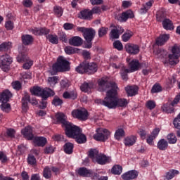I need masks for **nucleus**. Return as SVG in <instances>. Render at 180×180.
Masks as SVG:
<instances>
[{
	"label": "nucleus",
	"mask_w": 180,
	"mask_h": 180,
	"mask_svg": "<svg viewBox=\"0 0 180 180\" xmlns=\"http://www.w3.org/2000/svg\"><path fill=\"white\" fill-rule=\"evenodd\" d=\"M107 88H111V98L110 109L117 108H126L129 105V101L126 98H117V85L113 82H108L103 79L98 80V91L103 92Z\"/></svg>",
	"instance_id": "f257e3e1"
},
{
	"label": "nucleus",
	"mask_w": 180,
	"mask_h": 180,
	"mask_svg": "<svg viewBox=\"0 0 180 180\" xmlns=\"http://www.w3.org/2000/svg\"><path fill=\"white\" fill-rule=\"evenodd\" d=\"M70 70V62L66 60L63 56H60L57 59V62L53 65L51 75H56L57 72H65Z\"/></svg>",
	"instance_id": "f03ea898"
},
{
	"label": "nucleus",
	"mask_w": 180,
	"mask_h": 180,
	"mask_svg": "<svg viewBox=\"0 0 180 180\" xmlns=\"http://www.w3.org/2000/svg\"><path fill=\"white\" fill-rule=\"evenodd\" d=\"M65 134L70 139H75L78 144L86 143V136L82 134V131L79 127L75 125Z\"/></svg>",
	"instance_id": "7ed1b4c3"
},
{
	"label": "nucleus",
	"mask_w": 180,
	"mask_h": 180,
	"mask_svg": "<svg viewBox=\"0 0 180 180\" xmlns=\"http://www.w3.org/2000/svg\"><path fill=\"white\" fill-rule=\"evenodd\" d=\"M77 32L83 33V36L87 43L86 44V49H91L92 47V40L95 38L96 32L92 28H85L84 27H79L77 28Z\"/></svg>",
	"instance_id": "20e7f679"
},
{
	"label": "nucleus",
	"mask_w": 180,
	"mask_h": 180,
	"mask_svg": "<svg viewBox=\"0 0 180 180\" xmlns=\"http://www.w3.org/2000/svg\"><path fill=\"white\" fill-rule=\"evenodd\" d=\"M30 92L32 95H35L36 96H41L42 99H47L49 96H54L55 93L50 88L41 89L39 86H34Z\"/></svg>",
	"instance_id": "39448f33"
},
{
	"label": "nucleus",
	"mask_w": 180,
	"mask_h": 180,
	"mask_svg": "<svg viewBox=\"0 0 180 180\" xmlns=\"http://www.w3.org/2000/svg\"><path fill=\"white\" fill-rule=\"evenodd\" d=\"M172 54L169 55V60L168 61H165V64H168L169 63L170 65H176V64H178V63H179V60H178V58H179L180 57L179 46H178L177 45H174L172 47Z\"/></svg>",
	"instance_id": "423d86ee"
},
{
	"label": "nucleus",
	"mask_w": 180,
	"mask_h": 180,
	"mask_svg": "<svg viewBox=\"0 0 180 180\" xmlns=\"http://www.w3.org/2000/svg\"><path fill=\"white\" fill-rule=\"evenodd\" d=\"M56 117L57 119V122L58 123H61L63 127H65V134L68 133V131H69V130L75 126L72 123L67 120V115L63 112H58L56 115Z\"/></svg>",
	"instance_id": "0eeeda50"
},
{
	"label": "nucleus",
	"mask_w": 180,
	"mask_h": 180,
	"mask_svg": "<svg viewBox=\"0 0 180 180\" xmlns=\"http://www.w3.org/2000/svg\"><path fill=\"white\" fill-rule=\"evenodd\" d=\"M96 131L93 137L96 141H106L110 136V132L106 129L98 128Z\"/></svg>",
	"instance_id": "6e6552de"
},
{
	"label": "nucleus",
	"mask_w": 180,
	"mask_h": 180,
	"mask_svg": "<svg viewBox=\"0 0 180 180\" xmlns=\"http://www.w3.org/2000/svg\"><path fill=\"white\" fill-rule=\"evenodd\" d=\"M77 174L80 176H86L87 178H91V179L96 180L99 178V174L94 172L93 170L88 169L86 167H80L77 170Z\"/></svg>",
	"instance_id": "1a4fd4ad"
},
{
	"label": "nucleus",
	"mask_w": 180,
	"mask_h": 180,
	"mask_svg": "<svg viewBox=\"0 0 180 180\" xmlns=\"http://www.w3.org/2000/svg\"><path fill=\"white\" fill-rule=\"evenodd\" d=\"M12 64V57L8 54H3L0 56V68L6 72L9 70V66Z\"/></svg>",
	"instance_id": "9d476101"
},
{
	"label": "nucleus",
	"mask_w": 180,
	"mask_h": 180,
	"mask_svg": "<svg viewBox=\"0 0 180 180\" xmlns=\"http://www.w3.org/2000/svg\"><path fill=\"white\" fill-rule=\"evenodd\" d=\"M88 115V110L85 108L76 109L72 112V116L75 119H79V120H87Z\"/></svg>",
	"instance_id": "9b49d317"
},
{
	"label": "nucleus",
	"mask_w": 180,
	"mask_h": 180,
	"mask_svg": "<svg viewBox=\"0 0 180 180\" xmlns=\"http://www.w3.org/2000/svg\"><path fill=\"white\" fill-rule=\"evenodd\" d=\"M106 89H109L106 93V96L104 98V100L102 99H96L95 101L96 103H98V105H103V106H105V108H108V109H110V99H111V95H112V88H106Z\"/></svg>",
	"instance_id": "f8f14e48"
},
{
	"label": "nucleus",
	"mask_w": 180,
	"mask_h": 180,
	"mask_svg": "<svg viewBox=\"0 0 180 180\" xmlns=\"http://www.w3.org/2000/svg\"><path fill=\"white\" fill-rule=\"evenodd\" d=\"M27 102H30L32 105H37V100L34 98L30 99V96L27 93H25L22 98V111L25 112H27Z\"/></svg>",
	"instance_id": "ddd939ff"
},
{
	"label": "nucleus",
	"mask_w": 180,
	"mask_h": 180,
	"mask_svg": "<svg viewBox=\"0 0 180 180\" xmlns=\"http://www.w3.org/2000/svg\"><path fill=\"white\" fill-rule=\"evenodd\" d=\"M124 49L129 54H139L140 53V46L133 44H127L125 45Z\"/></svg>",
	"instance_id": "4468645a"
},
{
	"label": "nucleus",
	"mask_w": 180,
	"mask_h": 180,
	"mask_svg": "<svg viewBox=\"0 0 180 180\" xmlns=\"http://www.w3.org/2000/svg\"><path fill=\"white\" fill-rule=\"evenodd\" d=\"M22 136L27 139V140H33L34 136L33 135V129L32 127H26L21 131Z\"/></svg>",
	"instance_id": "2eb2a0df"
},
{
	"label": "nucleus",
	"mask_w": 180,
	"mask_h": 180,
	"mask_svg": "<svg viewBox=\"0 0 180 180\" xmlns=\"http://www.w3.org/2000/svg\"><path fill=\"white\" fill-rule=\"evenodd\" d=\"M136 176H139V172L136 170L129 171L122 175V178L124 180L135 179Z\"/></svg>",
	"instance_id": "dca6fc26"
},
{
	"label": "nucleus",
	"mask_w": 180,
	"mask_h": 180,
	"mask_svg": "<svg viewBox=\"0 0 180 180\" xmlns=\"http://www.w3.org/2000/svg\"><path fill=\"white\" fill-rule=\"evenodd\" d=\"M78 18H79V19H83L84 20H91L92 12L88 9L82 10L80 11Z\"/></svg>",
	"instance_id": "f3484780"
},
{
	"label": "nucleus",
	"mask_w": 180,
	"mask_h": 180,
	"mask_svg": "<svg viewBox=\"0 0 180 180\" xmlns=\"http://www.w3.org/2000/svg\"><path fill=\"white\" fill-rule=\"evenodd\" d=\"M82 43L83 40L78 36L73 37L69 39V44L70 46H74L75 47H79V46H82Z\"/></svg>",
	"instance_id": "a211bd4d"
},
{
	"label": "nucleus",
	"mask_w": 180,
	"mask_h": 180,
	"mask_svg": "<svg viewBox=\"0 0 180 180\" xmlns=\"http://www.w3.org/2000/svg\"><path fill=\"white\" fill-rule=\"evenodd\" d=\"M33 37L30 34H23L21 37V41L24 46H30L33 44Z\"/></svg>",
	"instance_id": "6ab92c4d"
},
{
	"label": "nucleus",
	"mask_w": 180,
	"mask_h": 180,
	"mask_svg": "<svg viewBox=\"0 0 180 180\" xmlns=\"http://www.w3.org/2000/svg\"><path fill=\"white\" fill-rule=\"evenodd\" d=\"M131 18H134V14H133V11H127L122 13L121 16L119 17L118 20H120V22H126V20Z\"/></svg>",
	"instance_id": "aec40b11"
},
{
	"label": "nucleus",
	"mask_w": 180,
	"mask_h": 180,
	"mask_svg": "<svg viewBox=\"0 0 180 180\" xmlns=\"http://www.w3.org/2000/svg\"><path fill=\"white\" fill-rule=\"evenodd\" d=\"M169 40V34H161L157 39H156V44L158 46H164L167 41Z\"/></svg>",
	"instance_id": "412c9836"
},
{
	"label": "nucleus",
	"mask_w": 180,
	"mask_h": 180,
	"mask_svg": "<svg viewBox=\"0 0 180 180\" xmlns=\"http://www.w3.org/2000/svg\"><path fill=\"white\" fill-rule=\"evenodd\" d=\"M95 162L100 165H105L109 162V158L104 154L100 153Z\"/></svg>",
	"instance_id": "4be33fe9"
},
{
	"label": "nucleus",
	"mask_w": 180,
	"mask_h": 180,
	"mask_svg": "<svg viewBox=\"0 0 180 180\" xmlns=\"http://www.w3.org/2000/svg\"><path fill=\"white\" fill-rule=\"evenodd\" d=\"M75 71L78 74H88L86 62L80 63L77 67L75 68Z\"/></svg>",
	"instance_id": "5701e85b"
},
{
	"label": "nucleus",
	"mask_w": 180,
	"mask_h": 180,
	"mask_svg": "<svg viewBox=\"0 0 180 180\" xmlns=\"http://www.w3.org/2000/svg\"><path fill=\"white\" fill-rule=\"evenodd\" d=\"M34 143L38 147H44L47 143V139L43 136H37L34 138Z\"/></svg>",
	"instance_id": "b1692460"
},
{
	"label": "nucleus",
	"mask_w": 180,
	"mask_h": 180,
	"mask_svg": "<svg viewBox=\"0 0 180 180\" xmlns=\"http://www.w3.org/2000/svg\"><path fill=\"white\" fill-rule=\"evenodd\" d=\"M12 98V93L9 91V90L4 91L0 95V99L1 102L8 103L9 102V99Z\"/></svg>",
	"instance_id": "393cba45"
},
{
	"label": "nucleus",
	"mask_w": 180,
	"mask_h": 180,
	"mask_svg": "<svg viewBox=\"0 0 180 180\" xmlns=\"http://www.w3.org/2000/svg\"><path fill=\"white\" fill-rule=\"evenodd\" d=\"M95 85L92 82H84L82 86H80L81 91L82 92H91V89H94V87Z\"/></svg>",
	"instance_id": "a878e982"
},
{
	"label": "nucleus",
	"mask_w": 180,
	"mask_h": 180,
	"mask_svg": "<svg viewBox=\"0 0 180 180\" xmlns=\"http://www.w3.org/2000/svg\"><path fill=\"white\" fill-rule=\"evenodd\" d=\"M32 33L35 34L36 36H39V34H44L47 36L50 33V30L47 29L46 27L42 28H34L32 30Z\"/></svg>",
	"instance_id": "bb28decb"
},
{
	"label": "nucleus",
	"mask_w": 180,
	"mask_h": 180,
	"mask_svg": "<svg viewBox=\"0 0 180 180\" xmlns=\"http://www.w3.org/2000/svg\"><path fill=\"white\" fill-rule=\"evenodd\" d=\"M87 74H95L98 71V65L95 63H86Z\"/></svg>",
	"instance_id": "cd10ccee"
},
{
	"label": "nucleus",
	"mask_w": 180,
	"mask_h": 180,
	"mask_svg": "<svg viewBox=\"0 0 180 180\" xmlns=\"http://www.w3.org/2000/svg\"><path fill=\"white\" fill-rule=\"evenodd\" d=\"M120 68H121L120 75L122 79L124 81H127V74H129V72H131V70L127 69L123 64L120 65Z\"/></svg>",
	"instance_id": "c85d7f7f"
},
{
	"label": "nucleus",
	"mask_w": 180,
	"mask_h": 180,
	"mask_svg": "<svg viewBox=\"0 0 180 180\" xmlns=\"http://www.w3.org/2000/svg\"><path fill=\"white\" fill-rule=\"evenodd\" d=\"M136 140H137V138H136L135 136H127L124 139V145L127 147H131V146H134V144H136Z\"/></svg>",
	"instance_id": "c756f323"
},
{
	"label": "nucleus",
	"mask_w": 180,
	"mask_h": 180,
	"mask_svg": "<svg viewBox=\"0 0 180 180\" xmlns=\"http://www.w3.org/2000/svg\"><path fill=\"white\" fill-rule=\"evenodd\" d=\"M165 18H167V13L164 8H162L157 12L156 19L158 22H162V20L164 21L165 19H167Z\"/></svg>",
	"instance_id": "7c9ffc66"
},
{
	"label": "nucleus",
	"mask_w": 180,
	"mask_h": 180,
	"mask_svg": "<svg viewBox=\"0 0 180 180\" xmlns=\"http://www.w3.org/2000/svg\"><path fill=\"white\" fill-rule=\"evenodd\" d=\"M125 91L128 96H134V95L137 94L138 89L136 86H129L125 87Z\"/></svg>",
	"instance_id": "2f4dec72"
},
{
	"label": "nucleus",
	"mask_w": 180,
	"mask_h": 180,
	"mask_svg": "<svg viewBox=\"0 0 180 180\" xmlns=\"http://www.w3.org/2000/svg\"><path fill=\"white\" fill-rule=\"evenodd\" d=\"M162 25L165 30H174V25L172 24V21L168 18L165 19L162 21Z\"/></svg>",
	"instance_id": "473e14b6"
},
{
	"label": "nucleus",
	"mask_w": 180,
	"mask_h": 180,
	"mask_svg": "<svg viewBox=\"0 0 180 180\" xmlns=\"http://www.w3.org/2000/svg\"><path fill=\"white\" fill-rule=\"evenodd\" d=\"M100 154L101 153H99V150L96 149H90L89 151V157L92 160L93 162L96 161Z\"/></svg>",
	"instance_id": "72a5a7b5"
},
{
	"label": "nucleus",
	"mask_w": 180,
	"mask_h": 180,
	"mask_svg": "<svg viewBox=\"0 0 180 180\" xmlns=\"http://www.w3.org/2000/svg\"><path fill=\"white\" fill-rule=\"evenodd\" d=\"M157 147L161 151H165V150L168 148V141L164 139H162L158 142Z\"/></svg>",
	"instance_id": "f704fd0d"
},
{
	"label": "nucleus",
	"mask_w": 180,
	"mask_h": 180,
	"mask_svg": "<svg viewBox=\"0 0 180 180\" xmlns=\"http://www.w3.org/2000/svg\"><path fill=\"white\" fill-rule=\"evenodd\" d=\"M63 151L65 154H72L74 151V144L71 142L66 143L63 146Z\"/></svg>",
	"instance_id": "c9c22d12"
},
{
	"label": "nucleus",
	"mask_w": 180,
	"mask_h": 180,
	"mask_svg": "<svg viewBox=\"0 0 180 180\" xmlns=\"http://www.w3.org/2000/svg\"><path fill=\"white\" fill-rule=\"evenodd\" d=\"M129 67L131 68V72L137 71L140 68V63H139L138 60H132L129 63Z\"/></svg>",
	"instance_id": "e433bc0d"
},
{
	"label": "nucleus",
	"mask_w": 180,
	"mask_h": 180,
	"mask_svg": "<svg viewBox=\"0 0 180 180\" xmlns=\"http://www.w3.org/2000/svg\"><path fill=\"white\" fill-rule=\"evenodd\" d=\"M153 53L157 58H164L167 54V51L161 49H158Z\"/></svg>",
	"instance_id": "4c0bfd02"
},
{
	"label": "nucleus",
	"mask_w": 180,
	"mask_h": 180,
	"mask_svg": "<svg viewBox=\"0 0 180 180\" xmlns=\"http://www.w3.org/2000/svg\"><path fill=\"white\" fill-rule=\"evenodd\" d=\"M178 174H179V172L178 170L171 169L166 173L165 180L172 179V178H174L175 176L178 175Z\"/></svg>",
	"instance_id": "58836bf2"
},
{
	"label": "nucleus",
	"mask_w": 180,
	"mask_h": 180,
	"mask_svg": "<svg viewBox=\"0 0 180 180\" xmlns=\"http://www.w3.org/2000/svg\"><path fill=\"white\" fill-rule=\"evenodd\" d=\"M123 171V167L119 165H115L112 167L111 169L112 174L114 175H120Z\"/></svg>",
	"instance_id": "ea45409f"
},
{
	"label": "nucleus",
	"mask_w": 180,
	"mask_h": 180,
	"mask_svg": "<svg viewBox=\"0 0 180 180\" xmlns=\"http://www.w3.org/2000/svg\"><path fill=\"white\" fill-rule=\"evenodd\" d=\"M162 110L165 113H172L174 112V107L170 103H167L162 106Z\"/></svg>",
	"instance_id": "a19ab883"
},
{
	"label": "nucleus",
	"mask_w": 180,
	"mask_h": 180,
	"mask_svg": "<svg viewBox=\"0 0 180 180\" xmlns=\"http://www.w3.org/2000/svg\"><path fill=\"white\" fill-rule=\"evenodd\" d=\"M12 49V43L4 42L0 44V51H9Z\"/></svg>",
	"instance_id": "79ce46f5"
},
{
	"label": "nucleus",
	"mask_w": 180,
	"mask_h": 180,
	"mask_svg": "<svg viewBox=\"0 0 180 180\" xmlns=\"http://www.w3.org/2000/svg\"><path fill=\"white\" fill-rule=\"evenodd\" d=\"M167 141H168V143L169 144H175V143H176L178 139H176V136H175V134H174V133H170L167 135Z\"/></svg>",
	"instance_id": "37998d69"
},
{
	"label": "nucleus",
	"mask_w": 180,
	"mask_h": 180,
	"mask_svg": "<svg viewBox=\"0 0 180 180\" xmlns=\"http://www.w3.org/2000/svg\"><path fill=\"white\" fill-rule=\"evenodd\" d=\"M46 39L52 43V44H58V37L57 35L48 34L46 35Z\"/></svg>",
	"instance_id": "c03bdc74"
},
{
	"label": "nucleus",
	"mask_w": 180,
	"mask_h": 180,
	"mask_svg": "<svg viewBox=\"0 0 180 180\" xmlns=\"http://www.w3.org/2000/svg\"><path fill=\"white\" fill-rule=\"evenodd\" d=\"M64 50L66 54H68V55L74 54L77 53V51H78L77 48H74L72 46H65Z\"/></svg>",
	"instance_id": "a18cd8bd"
},
{
	"label": "nucleus",
	"mask_w": 180,
	"mask_h": 180,
	"mask_svg": "<svg viewBox=\"0 0 180 180\" xmlns=\"http://www.w3.org/2000/svg\"><path fill=\"white\" fill-rule=\"evenodd\" d=\"M53 12L58 18H61V16H63V8L58 6H54Z\"/></svg>",
	"instance_id": "49530a36"
},
{
	"label": "nucleus",
	"mask_w": 180,
	"mask_h": 180,
	"mask_svg": "<svg viewBox=\"0 0 180 180\" xmlns=\"http://www.w3.org/2000/svg\"><path fill=\"white\" fill-rule=\"evenodd\" d=\"M48 82L49 85H51V86H55L56 84L58 83V77L53 76V77H49Z\"/></svg>",
	"instance_id": "de8ad7c7"
},
{
	"label": "nucleus",
	"mask_w": 180,
	"mask_h": 180,
	"mask_svg": "<svg viewBox=\"0 0 180 180\" xmlns=\"http://www.w3.org/2000/svg\"><path fill=\"white\" fill-rule=\"evenodd\" d=\"M115 137L116 140H119L122 139V137H124V130L123 129H118L115 134Z\"/></svg>",
	"instance_id": "09e8293b"
},
{
	"label": "nucleus",
	"mask_w": 180,
	"mask_h": 180,
	"mask_svg": "<svg viewBox=\"0 0 180 180\" xmlns=\"http://www.w3.org/2000/svg\"><path fill=\"white\" fill-rule=\"evenodd\" d=\"M18 63H25V61H27V56L23 52L19 53L17 57Z\"/></svg>",
	"instance_id": "8fccbe9b"
},
{
	"label": "nucleus",
	"mask_w": 180,
	"mask_h": 180,
	"mask_svg": "<svg viewBox=\"0 0 180 180\" xmlns=\"http://www.w3.org/2000/svg\"><path fill=\"white\" fill-rule=\"evenodd\" d=\"M43 175L46 179L51 178V169L49 167H46L43 172Z\"/></svg>",
	"instance_id": "3c124183"
},
{
	"label": "nucleus",
	"mask_w": 180,
	"mask_h": 180,
	"mask_svg": "<svg viewBox=\"0 0 180 180\" xmlns=\"http://www.w3.org/2000/svg\"><path fill=\"white\" fill-rule=\"evenodd\" d=\"M109 30V28L105 27H102L98 30V37H103V36H106L108 34V32Z\"/></svg>",
	"instance_id": "603ef678"
},
{
	"label": "nucleus",
	"mask_w": 180,
	"mask_h": 180,
	"mask_svg": "<svg viewBox=\"0 0 180 180\" xmlns=\"http://www.w3.org/2000/svg\"><path fill=\"white\" fill-rule=\"evenodd\" d=\"M0 108L3 112H6V113H8V112L11 110V104L2 102V104L0 105Z\"/></svg>",
	"instance_id": "864d4df0"
},
{
	"label": "nucleus",
	"mask_w": 180,
	"mask_h": 180,
	"mask_svg": "<svg viewBox=\"0 0 180 180\" xmlns=\"http://www.w3.org/2000/svg\"><path fill=\"white\" fill-rule=\"evenodd\" d=\"M131 36H133V32H125L122 36V41H124L125 43L127 41H129V40H130V39H131Z\"/></svg>",
	"instance_id": "5fc2aeb1"
},
{
	"label": "nucleus",
	"mask_w": 180,
	"mask_h": 180,
	"mask_svg": "<svg viewBox=\"0 0 180 180\" xmlns=\"http://www.w3.org/2000/svg\"><path fill=\"white\" fill-rule=\"evenodd\" d=\"M52 104L54 105V106H61V105H63V100L58 98V96H55L52 101Z\"/></svg>",
	"instance_id": "6e6d98bb"
},
{
	"label": "nucleus",
	"mask_w": 180,
	"mask_h": 180,
	"mask_svg": "<svg viewBox=\"0 0 180 180\" xmlns=\"http://www.w3.org/2000/svg\"><path fill=\"white\" fill-rule=\"evenodd\" d=\"M27 162L30 165H36V158L33 155H29L27 157Z\"/></svg>",
	"instance_id": "4d7b16f0"
},
{
	"label": "nucleus",
	"mask_w": 180,
	"mask_h": 180,
	"mask_svg": "<svg viewBox=\"0 0 180 180\" xmlns=\"http://www.w3.org/2000/svg\"><path fill=\"white\" fill-rule=\"evenodd\" d=\"M162 91V89L161 88V86L160 84H155L151 89L152 94H157L158 92H161Z\"/></svg>",
	"instance_id": "13d9d810"
},
{
	"label": "nucleus",
	"mask_w": 180,
	"mask_h": 180,
	"mask_svg": "<svg viewBox=\"0 0 180 180\" xmlns=\"http://www.w3.org/2000/svg\"><path fill=\"white\" fill-rule=\"evenodd\" d=\"M112 39H119V32L117 31V27L112 29L110 32Z\"/></svg>",
	"instance_id": "bf43d9fd"
},
{
	"label": "nucleus",
	"mask_w": 180,
	"mask_h": 180,
	"mask_svg": "<svg viewBox=\"0 0 180 180\" xmlns=\"http://www.w3.org/2000/svg\"><path fill=\"white\" fill-rule=\"evenodd\" d=\"M113 46L117 50H119V51L123 50V44H122V42H120V41H115L113 43Z\"/></svg>",
	"instance_id": "052dcab7"
},
{
	"label": "nucleus",
	"mask_w": 180,
	"mask_h": 180,
	"mask_svg": "<svg viewBox=\"0 0 180 180\" xmlns=\"http://www.w3.org/2000/svg\"><path fill=\"white\" fill-rule=\"evenodd\" d=\"M44 153L45 154H53V153H54V147H53L51 145H49L48 146L46 147Z\"/></svg>",
	"instance_id": "680f3d73"
},
{
	"label": "nucleus",
	"mask_w": 180,
	"mask_h": 180,
	"mask_svg": "<svg viewBox=\"0 0 180 180\" xmlns=\"http://www.w3.org/2000/svg\"><path fill=\"white\" fill-rule=\"evenodd\" d=\"M146 107L148 108V109L153 110V109H154L155 108V102H154L153 101H148L146 103Z\"/></svg>",
	"instance_id": "e2e57ef3"
},
{
	"label": "nucleus",
	"mask_w": 180,
	"mask_h": 180,
	"mask_svg": "<svg viewBox=\"0 0 180 180\" xmlns=\"http://www.w3.org/2000/svg\"><path fill=\"white\" fill-rule=\"evenodd\" d=\"M59 39L61 41H63V43H67V41H68V39H67V34H65L64 32H60L59 34Z\"/></svg>",
	"instance_id": "0e129e2a"
},
{
	"label": "nucleus",
	"mask_w": 180,
	"mask_h": 180,
	"mask_svg": "<svg viewBox=\"0 0 180 180\" xmlns=\"http://www.w3.org/2000/svg\"><path fill=\"white\" fill-rule=\"evenodd\" d=\"M13 88L17 91H19V89L22 88V84H20V82L19 81H15L13 82Z\"/></svg>",
	"instance_id": "69168bd1"
},
{
	"label": "nucleus",
	"mask_w": 180,
	"mask_h": 180,
	"mask_svg": "<svg viewBox=\"0 0 180 180\" xmlns=\"http://www.w3.org/2000/svg\"><path fill=\"white\" fill-rule=\"evenodd\" d=\"M5 27L7 30H12L13 29V22L11 20L6 22Z\"/></svg>",
	"instance_id": "338daca9"
},
{
	"label": "nucleus",
	"mask_w": 180,
	"mask_h": 180,
	"mask_svg": "<svg viewBox=\"0 0 180 180\" xmlns=\"http://www.w3.org/2000/svg\"><path fill=\"white\" fill-rule=\"evenodd\" d=\"M7 136L8 137H11V139H13L15 137V129H9L7 130Z\"/></svg>",
	"instance_id": "774afa93"
}]
</instances>
